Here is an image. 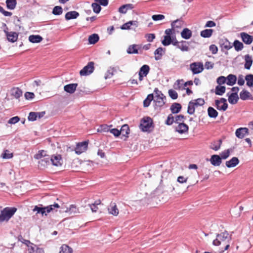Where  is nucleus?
<instances>
[{
    "label": "nucleus",
    "mask_w": 253,
    "mask_h": 253,
    "mask_svg": "<svg viewBox=\"0 0 253 253\" xmlns=\"http://www.w3.org/2000/svg\"><path fill=\"white\" fill-rule=\"evenodd\" d=\"M99 40V37L97 34H93L89 36L88 42L90 44H94Z\"/></svg>",
    "instance_id": "37998d69"
},
{
    "label": "nucleus",
    "mask_w": 253,
    "mask_h": 253,
    "mask_svg": "<svg viewBox=\"0 0 253 253\" xmlns=\"http://www.w3.org/2000/svg\"><path fill=\"white\" fill-rule=\"evenodd\" d=\"M232 45L234 47L236 51H241L244 48L243 43L238 40H235Z\"/></svg>",
    "instance_id": "4c0bfd02"
},
{
    "label": "nucleus",
    "mask_w": 253,
    "mask_h": 253,
    "mask_svg": "<svg viewBox=\"0 0 253 253\" xmlns=\"http://www.w3.org/2000/svg\"><path fill=\"white\" fill-rule=\"evenodd\" d=\"M240 163V161L237 157H232L230 160L227 161L225 163V166L228 168L235 167Z\"/></svg>",
    "instance_id": "aec40b11"
},
{
    "label": "nucleus",
    "mask_w": 253,
    "mask_h": 253,
    "mask_svg": "<svg viewBox=\"0 0 253 253\" xmlns=\"http://www.w3.org/2000/svg\"><path fill=\"white\" fill-rule=\"evenodd\" d=\"M226 77L223 76H221L217 78L216 83L217 84H218V85H222L223 84H224L225 83H226Z\"/></svg>",
    "instance_id": "bf43d9fd"
},
{
    "label": "nucleus",
    "mask_w": 253,
    "mask_h": 253,
    "mask_svg": "<svg viewBox=\"0 0 253 253\" xmlns=\"http://www.w3.org/2000/svg\"><path fill=\"white\" fill-rule=\"evenodd\" d=\"M165 48H163L162 47H159L157 48L154 51L155 59L156 60H159L162 58V57L165 51Z\"/></svg>",
    "instance_id": "c85d7f7f"
},
{
    "label": "nucleus",
    "mask_w": 253,
    "mask_h": 253,
    "mask_svg": "<svg viewBox=\"0 0 253 253\" xmlns=\"http://www.w3.org/2000/svg\"><path fill=\"white\" fill-rule=\"evenodd\" d=\"M62 211L68 212L70 214H75L79 212L78 209L74 205H70L69 208H67L66 210Z\"/></svg>",
    "instance_id": "e433bc0d"
},
{
    "label": "nucleus",
    "mask_w": 253,
    "mask_h": 253,
    "mask_svg": "<svg viewBox=\"0 0 253 253\" xmlns=\"http://www.w3.org/2000/svg\"><path fill=\"white\" fill-rule=\"evenodd\" d=\"M50 156H45L44 158L40 159L38 162V167L41 169H43L50 164Z\"/></svg>",
    "instance_id": "a211bd4d"
},
{
    "label": "nucleus",
    "mask_w": 253,
    "mask_h": 253,
    "mask_svg": "<svg viewBox=\"0 0 253 253\" xmlns=\"http://www.w3.org/2000/svg\"><path fill=\"white\" fill-rule=\"evenodd\" d=\"M181 108L182 106L180 103L175 102L171 104L170 110L172 114H177L180 112Z\"/></svg>",
    "instance_id": "bb28decb"
},
{
    "label": "nucleus",
    "mask_w": 253,
    "mask_h": 253,
    "mask_svg": "<svg viewBox=\"0 0 253 253\" xmlns=\"http://www.w3.org/2000/svg\"><path fill=\"white\" fill-rule=\"evenodd\" d=\"M192 31L187 28H184L181 32V36L185 40L189 39L192 37Z\"/></svg>",
    "instance_id": "c756f323"
},
{
    "label": "nucleus",
    "mask_w": 253,
    "mask_h": 253,
    "mask_svg": "<svg viewBox=\"0 0 253 253\" xmlns=\"http://www.w3.org/2000/svg\"><path fill=\"white\" fill-rule=\"evenodd\" d=\"M138 27L137 21H129L127 22V30H135Z\"/></svg>",
    "instance_id": "3c124183"
},
{
    "label": "nucleus",
    "mask_w": 253,
    "mask_h": 253,
    "mask_svg": "<svg viewBox=\"0 0 253 253\" xmlns=\"http://www.w3.org/2000/svg\"><path fill=\"white\" fill-rule=\"evenodd\" d=\"M249 134V129L247 127H240L236 129L235 135L238 138H243L244 136Z\"/></svg>",
    "instance_id": "f3484780"
},
{
    "label": "nucleus",
    "mask_w": 253,
    "mask_h": 253,
    "mask_svg": "<svg viewBox=\"0 0 253 253\" xmlns=\"http://www.w3.org/2000/svg\"><path fill=\"white\" fill-rule=\"evenodd\" d=\"M240 98L242 100L251 99L253 100V96H252L250 92L244 89L240 93Z\"/></svg>",
    "instance_id": "5701e85b"
},
{
    "label": "nucleus",
    "mask_w": 253,
    "mask_h": 253,
    "mask_svg": "<svg viewBox=\"0 0 253 253\" xmlns=\"http://www.w3.org/2000/svg\"><path fill=\"white\" fill-rule=\"evenodd\" d=\"M50 161L52 165L55 166H59L62 164L61 162L62 161V158L60 155L52 156L51 157H50Z\"/></svg>",
    "instance_id": "393cba45"
},
{
    "label": "nucleus",
    "mask_w": 253,
    "mask_h": 253,
    "mask_svg": "<svg viewBox=\"0 0 253 253\" xmlns=\"http://www.w3.org/2000/svg\"><path fill=\"white\" fill-rule=\"evenodd\" d=\"M226 91V87L221 85H218L215 87V93L217 95H222Z\"/></svg>",
    "instance_id": "58836bf2"
},
{
    "label": "nucleus",
    "mask_w": 253,
    "mask_h": 253,
    "mask_svg": "<svg viewBox=\"0 0 253 253\" xmlns=\"http://www.w3.org/2000/svg\"><path fill=\"white\" fill-rule=\"evenodd\" d=\"M59 208L60 206L55 203L53 205H50L46 207H43L42 205H40L35 206L33 211L37 212L36 214L41 213L42 216L44 215H47V213L51 211H57V210H55V209Z\"/></svg>",
    "instance_id": "f257e3e1"
},
{
    "label": "nucleus",
    "mask_w": 253,
    "mask_h": 253,
    "mask_svg": "<svg viewBox=\"0 0 253 253\" xmlns=\"http://www.w3.org/2000/svg\"><path fill=\"white\" fill-rule=\"evenodd\" d=\"M88 143V141H84L77 144L75 149L76 153L79 155L86 150Z\"/></svg>",
    "instance_id": "ddd939ff"
},
{
    "label": "nucleus",
    "mask_w": 253,
    "mask_h": 253,
    "mask_svg": "<svg viewBox=\"0 0 253 253\" xmlns=\"http://www.w3.org/2000/svg\"><path fill=\"white\" fill-rule=\"evenodd\" d=\"M118 11L120 13V15L118 16V18H117L116 16H114L113 17L114 19L124 22L125 21V18H123L121 14H126V4H124L121 6L119 8Z\"/></svg>",
    "instance_id": "b1692460"
},
{
    "label": "nucleus",
    "mask_w": 253,
    "mask_h": 253,
    "mask_svg": "<svg viewBox=\"0 0 253 253\" xmlns=\"http://www.w3.org/2000/svg\"><path fill=\"white\" fill-rule=\"evenodd\" d=\"M227 95L228 96V101L231 104L234 105L238 102L239 98L238 94H236V93L228 92Z\"/></svg>",
    "instance_id": "4be33fe9"
},
{
    "label": "nucleus",
    "mask_w": 253,
    "mask_h": 253,
    "mask_svg": "<svg viewBox=\"0 0 253 253\" xmlns=\"http://www.w3.org/2000/svg\"><path fill=\"white\" fill-rule=\"evenodd\" d=\"M246 81V84L249 87H252L253 86V74H248L245 76V78Z\"/></svg>",
    "instance_id": "49530a36"
},
{
    "label": "nucleus",
    "mask_w": 253,
    "mask_h": 253,
    "mask_svg": "<svg viewBox=\"0 0 253 253\" xmlns=\"http://www.w3.org/2000/svg\"><path fill=\"white\" fill-rule=\"evenodd\" d=\"M178 126L175 127V131L179 134H183L188 131L189 126L184 122L177 123Z\"/></svg>",
    "instance_id": "2eb2a0df"
},
{
    "label": "nucleus",
    "mask_w": 253,
    "mask_h": 253,
    "mask_svg": "<svg viewBox=\"0 0 253 253\" xmlns=\"http://www.w3.org/2000/svg\"><path fill=\"white\" fill-rule=\"evenodd\" d=\"M205 100L203 98H199L197 99L193 100V104L196 106H202L205 104Z\"/></svg>",
    "instance_id": "5fc2aeb1"
},
{
    "label": "nucleus",
    "mask_w": 253,
    "mask_h": 253,
    "mask_svg": "<svg viewBox=\"0 0 253 253\" xmlns=\"http://www.w3.org/2000/svg\"><path fill=\"white\" fill-rule=\"evenodd\" d=\"M110 129L107 125H102L100 126V129H98V131L108 132Z\"/></svg>",
    "instance_id": "774afa93"
},
{
    "label": "nucleus",
    "mask_w": 253,
    "mask_h": 253,
    "mask_svg": "<svg viewBox=\"0 0 253 253\" xmlns=\"http://www.w3.org/2000/svg\"><path fill=\"white\" fill-rule=\"evenodd\" d=\"M94 62H89L80 72L81 76H87L91 74L94 71Z\"/></svg>",
    "instance_id": "9b49d317"
},
{
    "label": "nucleus",
    "mask_w": 253,
    "mask_h": 253,
    "mask_svg": "<svg viewBox=\"0 0 253 253\" xmlns=\"http://www.w3.org/2000/svg\"><path fill=\"white\" fill-rule=\"evenodd\" d=\"M175 123V120L174 117L172 114H170L167 117V120L165 121V124L168 126H170Z\"/></svg>",
    "instance_id": "864d4df0"
},
{
    "label": "nucleus",
    "mask_w": 253,
    "mask_h": 253,
    "mask_svg": "<svg viewBox=\"0 0 253 253\" xmlns=\"http://www.w3.org/2000/svg\"><path fill=\"white\" fill-rule=\"evenodd\" d=\"M154 99L153 93L149 94L147 97L143 101L144 107H148L151 104V101Z\"/></svg>",
    "instance_id": "a19ab883"
},
{
    "label": "nucleus",
    "mask_w": 253,
    "mask_h": 253,
    "mask_svg": "<svg viewBox=\"0 0 253 253\" xmlns=\"http://www.w3.org/2000/svg\"><path fill=\"white\" fill-rule=\"evenodd\" d=\"M154 92L156 94V98L153 99L154 102L155 103V108L156 109L157 107L161 108L165 105L166 97L158 88L154 89Z\"/></svg>",
    "instance_id": "20e7f679"
},
{
    "label": "nucleus",
    "mask_w": 253,
    "mask_h": 253,
    "mask_svg": "<svg viewBox=\"0 0 253 253\" xmlns=\"http://www.w3.org/2000/svg\"><path fill=\"white\" fill-rule=\"evenodd\" d=\"M245 68L247 70L250 69L253 62L252 56L249 54H247L245 56Z\"/></svg>",
    "instance_id": "473e14b6"
},
{
    "label": "nucleus",
    "mask_w": 253,
    "mask_h": 253,
    "mask_svg": "<svg viewBox=\"0 0 253 253\" xmlns=\"http://www.w3.org/2000/svg\"><path fill=\"white\" fill-rule=\"evenodd\" d=\"M230 150L227 149L222 152L220 154V158H221V160H225L228 158L230 156Z\"/></svg>",
    "instance_id": "13d9d810"
},
{
    "label": "nucleus",
    "mask_w": 253,
    "mask_h": 253,
    "mask_svg": "<svg viewBox=\"0 0 253 253\" xmlns=\"http://www.w3.org/2000/svg\"><path fill=\"white\" fill-rule=\"evenodd\" d=\"M218 44L219 46L221 48V50H223V49L224 48L226 50H229L231 48H232L233 45H232L231 43L228 41L227 38L223 37L219 39Z\"/></svg>",
    "instance_id": "f8f14e48"
},
{
    "label": "nucleus",
    "mask_w": 253,
    "mask_h": 253,
    "mask_svg": "<svg viewBox=\"0 0 253 253\" xmlns=\"http://www.w3.org/2000/svg\"><path fill=\"white\" fill-rule=\"evenodd\" d=\"M114 75V69L110 68L106 72L105 75V79H107L111 78Z\"/></svg>",
    "instance_id": "680f3d73"
},
{
    "label": "nucleus",
    "mask_w": 253,
    "mask_h": 253,
    "mask_svg": "<svg viewBox=\"0 0 253 253\" xmlns=\"http://www.w3.org/2000/svg\"><path fill=\"white\" fill-rule=\"evenodd\" d=\"M109 213L116 216L119 213V210L117 208L116 205L115 203H111L109 207L108 208Z\"/></svg>",
    "instance_id": "7c9ffc66"
},
{
    "label": "nucleus",
    "mask_w": 253,
    "mask_h": 253,
    "mask_svg": "<svg viewBox=\"0 0 253 253\" xmlns=\"http://www.w3.org/2000/svg\"><path fill=\"white\" fill-rule=\"evenodd\" d=\"M240 37L242 41L246 44H250L253 42V37L247 33H241Z\"/></svg>",
    "instance_id": "dca6fc26"
},
{
    "label": "nucleus",
    "mask_w": 253,
    "mask_h": 253,
    "mask_svg": "<svg viewBox=\"0 0 253 253\" xmlns=\"http://www.w3.org/2000/svg\"><path fill=\"white\" fill-rule=\"evenodd\" d=\"M36 112H31L29 113V116L28 117V119L30 121H36L37 117L36 115Z\"/></svg>",
    "instance_id": "338daca9"
},
{
    "label": "nucleus",
    "mask_w": 253,
    "mask_h": 253,
    "mask_svg": "<svg viewBox=\"0 0 253 253\" xmlns=\"http://www.w3.org/2000/svg\"><path fill=\"white\" fill-rule=\"evenodd\" d=\"M207 112L209 117L211 118L215 119L218 116V112L212 107H209Z\"/></svg>",
    "instance_id": "c9c22d12"
},
{
    "label": "nucleus",
    "mask_w": 253,
    "mask_h": 253,
    "mask_svg": "<svg viewBox=\"0 0 253 253\" xmlns=\"http://www.w3.org/2000/svg\"><path fill=\"white\" fill-rule=\"evenodd\" d=\"M4 32L6 34L7 40L11 42H16L18 39V34L15 32H8L6 30H4Z\"/></svg>",
    "instance_id": "412c9836"
},
{
    "label": "nucleus",
    "mask_w": 253,
    "mask_h": 253,
    "mask_svg": "<svg viewBox=\"0 0 253 253\" xmlns=\"http://www.w3.org/2000/svg\"><path fill=\"white\" fill-rule=\"evenodd\" d=\"M154 127L153 121L150 117H144L141 119L139 125L140 129L143 132L150 131V128Z\"/></svg>",
    "instance_id": "7ed1b4c3"
},
{
    "label": "nucleus",
    "mask_w": 253,
    "mask_h": 253,
    "mask_svg": "<svg viewBox=\"0 0 253 253\" xmlns=\"http://www.w3.org/2000/svg\"><path fill=\"white\" fill-rule=\"evenodd\" d=\"M73 249L67 245L64 244L60 247V253H72Z\"/></svg>",
    "instance_id": "de8ad7c7"
},
{
    "label": "nucleus",
    "mask_w": 253,
    "mask_h": 253,
    "mask_svg": "<svg viewBox=\"0 0 253 253\" xmlns=\"http://www.w3.org/2000/svg\"><path fill=\"white\" fill-rule=\"evenodd\" d=\"M226 84L230 86H233L234 85L237 80V78L236 75L233 74H229L227 77Z\"/></svg>",
    "instance_id": "cd10ccee"
},
{
    "label": "nucleus",
    "mask_w": 253,
    "mask_h": 253,
    "mask_svg": "<svg viewBox=\"0 0 253 253\" xmlns=\"http://www.w3.org/2000/svg\"><path fill=\"white\" fill-rule=\"evenodd\" d=\"M91 6L93 8L94 12L96 13H99L101 11V7L100 4L97 3L96 2L92 3Z\"/></svg>",
    "instance_id": "6e6d98bb"
},
{
    "label": "nucleus",
    "mask_w": 253,
    "mask_h": 253,
    "mask_svg": "<svg viewBox=\"0 0 253 253\" xmlns=\"http://www.w3.org/2000/svg\"><path fill=\"white\" fill-rule=\"evenodd\" d=\"M231 239V235L229 236L228 232L225 230L224 232L216 235V238L213 241L212 245L213 246H218L221 244V242L226 241H227L228 243H229Z\"/></svg>",
    "instance_id": "39448f33"
},
{
    "label": "nucleus",
    "mask_w": 253,
    "mask_h": 253,
    "mask_svg": "<svg viewBox=\"0 0 253 253\" xmlns=\"http://www.w3.org/2000/svg\"><path fill=\"white\" fill-rule=\"evenodd\" d=\"M141 48V45L139 44H133L130 45L127 48L128 54H138L139 50Z\"/></svg>",
    "instance_id": "6ab92c4d"
},
{
    "label": "nucleus",
    "mask_w": 253,
    "mask_h": 253,
    "mask_svg": "<svg viewBox=\"0 0 253 253\" xmlns=\"http://www.w3.org/2000/svg\"><path fill=\"white\" fill-rule=\"evenodd\" d=\"M1 157L4 159H8L13 157V154L10 153L8 150H6L2 154Z\"/></svg>",
    "instance_id": "052dcab7"
},
{
    "label": "nucleus",
    "mask_w": 253,
    "mask_h": 253,
    "mask_svg": "<svg viewBox=\"0 0 253 253\" xmlns=\"http://www.w3.org/2000/svg\"><path fill=\"white\" fill-rule=\"evenodd\" d=\"M150 70V68L148 65H143L139 69L138 74L147 76L149 73Z\"/></svg>",
    "instance_id": "f704fd0d"
},
{
    "label": "nucleus",
    "mask_w": 253,
    "mask_h": 253,
    "mask_svg": "<svg viewBox=\"0 0 253 253\" xmlns=\"http://www.w3.org/2000/svg\"><path fill=\"white\" fill-rule=\"evenodd\" d=\"M42 39V38L40 35H32L29 37V41L32 43H39Z\"/></svg>",
    "instance_id": "ea45409f"
},
{
    "label": "nucleus",
    "mask_w": 253,
    "mask_h": 253,
    "mask_svg": "<svg viewBox=\"0 0 253 253\" xmlns=\"http://www.w3.org/2000/svg\"><path fill=\"white\" fill-rule=\"evenodd\" d=\"M63 12V9L61 6H55L52 10V14L55 15H60Z\"/></svg>",
    "instance_id": "603ef678"
},
{
    "label": "nucleus",
    "mask_w": 253,
    "mask_h": 253,
    "mask_svg": "<svg viewBox=\"0 0 253 253\" xmlns=\"http://www.w3.org/2000/svg\"><path fill=\"white\" fill-rule=\"evenodd\" d=\"M215 106L218 110L222 111H226L228 107V105L227 103V100L225 98H221L220 99H216L215 100Z\"/></svg>",
    "instance_id": "0eeeda50"
},
{
    "label": "nucleus",
    "mask_w": 253,
    "mask_h": 253,
    "mask_svg": "<svg viewBox=\"0 0 253 253\" xmlns=\"http://www.w3.org/2000/svg\"><path fill=\"white\" fill-rule=\"evenodd\" d=\"M145 37L148 42H152L155 39L156 36L155 34L150 33L146 34Z\"/></svg>",
    "instance_id": "0e129e2a"
},
{
    "label": "nucleus",
    "mask_w": 253,
    "mask_h": 253,
    "mask_svg": "<svg viewBox=\"0 0 253 253\" xmlns=\"http://www.w3.org/2000/svg\"><path fill=\"white\" fill-rule=\"evenodd\" d=\"M190 69L193 75L201 73L204 70L203 64L202 62H193L190 65Z\"/></svg>",
    "instance_id": "1a4fd4ad"
},
{
    "label": "nucleus",
    "mask_w": 253,
    "mask_h": 253,
    "mask_svg": "<svg viewBox=\"0 0 253 253\" xmlns=\"http://www.w3.org/2000/svg\"><path fill=\"white\" fill-rule=\"evenodd\" d=\"M174 41L172 40L171 43L173 45L180 49V50L182 52L188 51L189 50V48L186 45V43H187L186 41H181L180 42H178L177 41L175 36H174Z\"/></svg>",
    "instance_id": "423d86ee"
},
{
    "label": "nucleus",
    "mask_w": 253,
    "mask_h": 253,
    "mask_svg": "<svg viewBox=\"0 0 253 253\" xmlns=\"http://www.w3.org/2000/svg\"><path fill=\"white\" fill-rule=\"evenodd\" d=\"M126 127V124L124 125L120 130L117 128L110 129V132L112 133L115 136H118L122 135V139L126 140V130H125V127Z\"/></svg>",
    "instance_id": "9d476101"
},
{
    "label": "nucleus",
    "mask_w": 253,
    "mask_h": 253,
    "mask_svg": "<svg viewBox=\"0 0 253 253\" xmlns=\"http://www.w3.org/2000/svg\"><path fill=\"white\" fill-rule=\"evenodd\" d=\"M169 96L173 100L176 99L178 97V93L176 91L172 89L169 90L168 91Z\"/></svg>",
    "instance_id": "4d7b16f0"
},
{
    "label": "nucleus",
    "mask_w": 253,
    "mask_h": 253,
    "mask_svg": "<svg viewBox=\"0 0 253 253\" xmlns=\"http://www.w3.org/2000/svg\"><path fill=\"white\" fill-rule=\"evenodd\" d=\"M49 155L46 154V151L44 150H40L38 153L35 155L34 158L38 160H40L44 158L45 156H48Z\"/></svg>",
    "instance_id": "8fccbe9b"
},
{
    "label": "nucleus",
    "mask_w": 253,
    "mask_h": 253,
    "mask_svg": "<svg viewBox=\"0 0 253 253\" xmlns=\"http://www.w3.org/2000/svg\"><path fill=\"white\" fill-rule=\"evenodd\" d=\"M5 3L8 9L13 10L16 7L17 1L16 0H6Z\"/></svg>",
    "instance_id": "a18cd8bd"
},
{
    "label": "nucleus",
    "mask_w": 253,
    "mask_h": 253,
    "mask_svg": "<svg viewBox=\"0 0 253 253\" xmlns=\"http://www.w3.org/2000/svg\"><path fill=\"white\" fill-rule=\"evenodd\" d=\"M17 211L16 208L6 207L3 209L0 213V224L4 221L7 222Z\"/></svg>",
    "instance_id": "f03ea898"
},
{
    "label": "nucleus",
    "mask_w": 253,
    "mask_h": 253,
    "mask_svg": "<svg viewBox=\"0 0 253 253\" xmlns=\"http://www.w3.org/2000/svg\"><path fill=\"white\" fill-rule=\"evenodd\" d=\"M77 86L78 84H70L65 85L64 86V89L66 92L69 93L70 94H72L75 91Z\"/></svg>",
    "instance_id": "a878e982"
},
{
    "label": "nucleus",
    "mask_w": 253,
    "mask_h": 253,
    "mask_svg": "<svg viewBox=\"0 0 253 253\" xmlns=\"http://www.w3.org/2000/svg\"><path fill=\"white\" fill-rule=\"evenodd\" d=\"M195 106L193 104V100H191L189 102L188 108H187V113L189 115H192L195 111Z\"/></svg>",
    "instance_id": "09e8293b"
},
{
    "label": "nucleus",
    "mask_w": 253,
    "mask_h": 253,
    "mask_svg": "<svg viewBox=\"0 0 253 253\" xmlns=\"http://www.w3.org/2000/svg\"><path fill=\"white\" fill-rule=\"evenodd\" d=\"M181 22L179 19L174 20L171 23V29H167L165 30V33L166 34L165 36H172V35L173 33L174 29L175 28H180L181 26Z\"/></svg>",
    "instance_id": "6e6552de"
},
{
    "label": "nucleus",
    "mask_w": 253,
    "mask_h": 253,
    "mask_svg": "<svg viewBox=\"0 0 253 253\" xmlns=\"http://www.w3.org/2000/svg\"><path fill=\"white\" fill-rule=\"evenodd\" d=\"M11 95L16 99H18L22 95V91L19 88H13L11 90Z\"/></svg>",
    "instance_id": "79ce46f5"
},
{
    "label": "nucleus",
    "mask_w": 253,
    "mask_h": 253,
    "mask_svg": "<svg viewBox=\"0 0 253 253\" xmlns=\"http://www.w3.org/2000/svg\"><path fill=\"white\" fill-rule=\"evenodd\" d=\"M209 161L214 167L219 166L222 163L221 158L219 155L216 154L211 155Z\"/></svg>",
    "instance_id": "4468645a"
},
{
    "label": "nucleus",
    "mask_w": 253,
    "mask_h": 253,
    "mask_svg": "<svg viewBox=\"0 0 253 253\" xmlns=\"http://www.w3.org/2000/svg\"><path fill=\"white\" fill-rule=\"evenodd\" d=\"M173 36H164V40L162 41V43L164 46H168L171 44Z\"/></svg>",
    "instance_id": "c03bdc74"
},
{
    "label": "nucleus",
    "mask_w": 253,
    "mask_h": 253,
    "mask_svg": "<svg viewBox=\"0 0 253 253\" xmlns=\"http://www.w3.org/2000/svg\"><path fill=\"white\" fill-rule=\"evenodd\" d=\"M79 16V13L76 11H72L68 12L66 14L65 18L66 20H69L71 19H76Z\"/></svg>",
    "instance_id": "2f4dec72"
},
{
    "label": "nucleus",
    "mask_w": 253,
    "mask_h": 253,
    "mask_svg": "<svg viewBox=\"0 0 253 253\" xmlns=\"http://www.w3.org/2000/svg\"><path fill=\"white\" fill-rule=\"evenodd\" d=\"M213 32V29H206L200 32V36L204 38H209L212 36Z\"/></svg>",
    "instance_id": "72a5a7b5"
},
{
    "label": "nucleus",
    "mask_w": 253,
    "mask_h": 253,
    "mask_svg": "<svg viewBox=\"0 0 253 253\" xmlns=\"http://www.w3.org/2000/svg\"><path fill=\"white\" fill-rule=\"evenodd\" d=\"M186 119V117H185L184 115H176V117H175V123L176 124H177V123H180L179 122H184V120Z\"/></svg>",
    "instance_id": "e2e57ef3"
},
{
    "label": "nucleus",
    "mask_w": 253,
    "mask_h": 253,
    "mask_svg": "<svg viewBox=\"0 0 253 253\" xmlns=\"http://www.w3.org/2000/svg\"><path fill=\"white\" fill-rule=\"evenodd\" d=\"M165 15L163 14H155L152 15V18L155 21L162 20L165 18Z\"/></svg>",
    "instance_id": "69168bd1"
}]
</instances>
